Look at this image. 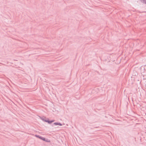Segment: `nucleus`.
<instances>
[{
    "mask_svg": "<svg viewBox=\"0 0 146 146\" xmlns=\"http://www.w3.org/2000/svg\"><path fill=\"white\" fill-rule=\"evenodd\" d=\"M54 124L55 125H60V126H61L62 125L59 123H54Z\"/></svg>",
    "mask_w": 146,
    "mask_h": 146,
    "instance_id": "nucleus-1",
    "label": "nucleus"
},
{
    "mask_svg": "<svg viewBox=\"0 0 146 146\" xmlns=\"http://www.w3.org/2000/svg\"><path fill=\"white\" fill-rule=\"evenodd\" d=\"M43 120L45 122H48L49 123H51L52 122H53L54 121H48V120Z\"/></svg>",
    "mask_w": 146,
    "mask_h": 146,
    "instance_id": "nucleus-2",
    "label": "nucleus"
},
{
    "mask_svg": "<svg viewBox=\"0 0 146 146\" xmlns=\"http://www.w3.org/2000/svg\"><path fill=\"white\" fill-rule=\"evenodd\" d=\"M141 2L143 3H145L146 4V0H141Z\"/></svg>",
    "mask_w": 146,
    "mask_h": 146,
    "instance_id": "nucleus-3",
    "label": "nucleus"
},
{
    "mask_svg": "<svg viewBox=\"0 0 146 146\" xmlns=\"http://www.w3.org/2000/svg\"><path fill=\"white\" fill-rule=\"evenodd\" d=\"M41 139H42L44 141H45V139L44 137H42V138H41Z\"/></svg>",
    "mask_w": 146,
    "mask_h": 146,
    "instance_id": "nucleus-4",
    "label": "nucleus"
},
{
    "mask_svg": "<svg viewBox=\"0 0 146 146\" xmlns=\"http://www.w3.org/2000/svg\"><path fill=\"white\" fill-rule=\"evenodd\" d=\"M36 137H37L39 138V137H40L39 136H38V135H36Z\"/></svg>",
    "mask_w": 146,
    "mask_h": 146,
    "instance_id": "nucleus-5",
    "label": "nucleus"
},
{
    "mask_svg": "<svg viewBox=\"0 0 146 146\" xmlns=\"http://www.w3.org/2000/svg\"><path fill=\"white\" fill-rule=\"evenodd\" d=\"M42 137H39V138H40V139H41V138H42Z\"/></svg>",
    "mask_w": 146,
    "mask_h": 146,
    "instance_id": "nucleus-6",
    "label": "nucleus"
},
{
    "mask_svg": "<svg viewBox=\"0 0 146 146\" xmlns=\"http://www.w3.org/2000/svg\"><path fill=\"white\" fill-rule=\"evenodd\" d=\"M42 137H39V138H40V139H41V138H42Z\"/></svg>",
    "mask_w": 146,
    "mask_h": 146,
    "instance_id": "nucleus-7",
    "label": "nucleus"
}]
</instances>
